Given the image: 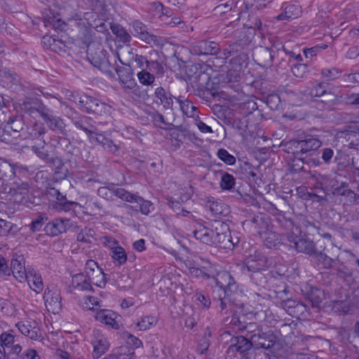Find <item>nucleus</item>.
<instances>
[{"label":"nucleus","mask_w":359,"mask_h":359,"mask_svg":"<svg viewBox=\"0 0 359 359\" xmlns=\"http://www.w3.org/2000/svg\"><path fill=\"white\" fill-rule=\"evenodd\" d=\"M167 205L176 213L177 217L191 216V213L189 211L182 208L181 203L178 201L175 200L173 198H169L167 199Z\"/></svg>","instance_id":"6e6d98bb"},{"label":"nucleus","mask_w":359,"mask_h":359,"mask_svg":"<svg viewBox=\"0 0 359 359\" xmlns=\"http://www.w3.org/2000/svg\"><path fill=\"white\" fill-rule=\"evenodd\" d=\"M25 123L17 116H11L6 122L0 124V141L12 142L13 140L21 139L24 133Z\"/></svg>","instance_id":"f03ea898"},{"label":"nucleus","mask_w":359,"mask_h":359,"mask_svg":"<svg viewBox=\"0 0 359 359\" xmlns=\"http://www.w3.org/2000/svg\"><path fill=\"white\" fill-rule=\"evenodd\" d=\"M156 102L161 104L165 109H171L173 105V96L169 90L159 86L155 89Z\"/></svg>","instance_id":"473e14b6"},{"label":"nucleus","mask_w":359,"mask_h":359,"mask_svg":"<svg viewBox=\"0 0 359 359\" xmlns=\"http://www.w3.org/2000/svg\"><path fill=\"white\" fill-rule=\"evenodd\" d=\"M271 214L280 227L287 232L295 231V227H298L293 219L286 215V212L278 210L273 204H271Z\"/></svg>","instance_id":"a211bd4d"},{"label":"nucleus","mask_w":359,"mask_h":359,"mask_svg":"<svg viewBox=\"0 0 359 359\" xmlns=\"http://www.w3.org/2000/svg\"><path fill=\"white\" fill-rule=\"evenodd\" d=\"M235 183L236 180L232 175L227 172L222 174L219 183L222 189L231 190L234 187Z\"/></svg>","instance_id":"69168bd1"},{"label":"nucleus","mask_w":359,"mask_h":359,"mask_svg":"<svg viewBox=\"0 0 359 359\" xmlns=\"http://www.w3.org/2000/svg\"><path fill=\"white\" fill-rule=\"evenodd\" d=\"M248 60L247 54L241 51L240 53L233 57L230 60V66L234 69H239L242 71L243 65Z\"/></svg>","instance_id":"774afa93"},{"label":"nucleus","mask_w":359,"mask_h":359,"mask_svg":"<svg viewBox=\"0 0 359 359\" xmlns=\"http://www.w3.org/2000/svg\"><path fill=\"white\" fill-rule=\"evenodd\" d=\"M29 187L27 182H15L10 188L9 194L14 198L15 201L20 203L28 196Z\"/></svg>","instance_id":"c85d7f7f"},{"label":"nucleus","mask_w":359,"mask_h":359,"mask_svg":"<svg viewBox=\"0 0 359 359\" xmlns=\"http://www.w3.org/2000/svg\"><path fill=\"white\" fill-rule=\"evenodd\" d=\"M242 327L243 331L246 332L245 337L252 340L255 335H257L259 333H261V331L262 330V328L259 327L256 323H244V325Z\"/></svg>","instance_id":"0e129e2a"},{"label":"nucleus","mask_w":359,"mask_h":359,"mask_svg":"<svg viewBox=\"0 0 359 359\" xmlns=\"http://www.w3.org/2000/svg\"><path fill=\"white\" fill-rule=\"evenodd\" d=\"M283 11L276 17L277 20H290L298 18L301 13L300 8L295 5L284 3L281 7Z\"/></svg>","instance_id":"2f4dec72"},{"label":"nucleus","mask_w":359,"mask_h":359,"mask_svg":"<svg viewBox=\"0 0 359 359\" xmlns=\"http://www.w3.org/2000/svg\"><path fill=\"white\" fill-rule=\"evenodd\" d=\"M47 195L53 201V208L58 212H69L78 205L77 202L67 200L66 195L54 187L48 189Z\"/></svg>","instance_id":"9d476101"},{"label":"nucleus","mask_w":359,"mask_h":359,"mask_svg":"<svg viewBox=\"0 0 359 359\" xmlns=\"http://www.w3.org/2000/svg\"><path fill=\"white\" fill-rule=\"evenodd\" d=\"M70 290L79 291H93L88 277L83 273H76L72 276Z\"/></svg>","instance_id":"a878e982"},{"label":"nucleus","mask_w":359,"mask_h":359,"mask_svg":"<svg viewBox=\"0 0 359 359\" xmlns=\"http://www.w3.org/2000/svg\"><path fill=\"white\" fill-rule=\"evenodd\" d=\"M255 61L261 67H269L273 64L274 52L269 48L259 47L255 53Z\"/></svg>","instance_id":"393cba45"},{"label":"nucleus","mask_w":359,"mask_h":359,"mask_svg":"<svg viewBox=\"0 0 359 359\" xmlns=\"http://www.w3.org/2000/svg\"><path fill=\"white\" fill-rule=\"evenodd\" d=\"M88 140L91 143H97L107 152L116 154L119 150V147L109 137L107 133L100 131L97 128L91 132Z\"/></svg>","instance_id":"4468645a"},{"label":"nucleus","mask_w":359,"mask_h":359,"mask_svg":"<svg viewBox=\"0 0 359 359\" xmlns=\"http://www.w3.org/2000/svg\"><path fill=\"white\" fill-rule=\"evenodd\" d=\"M43 21L46 27L51 26L55 30L65 31L67 22L54 15L50 12L43 14Z\"/></svg>","instance_id":"79ce46f5"},{"label":"nucleus","mask_w":359,"mask_h":359,"mask_svg":"<svg viewBox=\"0 0 359 359\" xmlns=\"http://www.w3.org/2000/svg\"><path fill=\"white\" fill-rule=\"evenodd\" d=\"M69 219L56 218L48 222L44 227V231L50 236H57L67 230Z\"/></svg>","instance_id":"412c9836"},{"label":"nucleus","mask_w":359,"mask_h":359,"mask_svg":"<svg viewBox=\"0 0 359 359\" xmlns=\"http://www.w3.org/2000/svg\"><path fill=\"white\" fill-rule=\"evenodd\" d=\"M93 351L92 353L93 358L97 359L104 355L109 348V343L106 337L98 335L92 341Z\"/></svg>","instance_id":"72a5a7b5"},{"label":"nucleus","mask_w":359,"mask_h":359,"mask_svg":"<svg viewBox=\"0 0 359 359\" xmlns=\"http://www.w3.org/2000/svg\"><path fill=\"white\" fill-rule=\"evenodd\" d=\"M231 238V231L229 225L223 222H216L215 227L214 245H217L224 249L230 250L231 244L229 239Z\"/></svg>","instance_id":"f8f14e48"},{"label":"nucleus","mask_w":359,"mask_h":359,"mask_svg":"<svg viewBox=\"0 0 359 359\" xmlns=\"http://www.w3.org/2000/svg\"><path fill=\"white\" fill-rule=\"evenodd\" d=\"M41 43L45 48L49 49L55 53L65 50V45L63 42L51 36L46 35L43 36Z\"/></svg>","instance_id":"a19ab883"},{"label":"nucleus","mask_w":359,"mask_h":359,"mask_svg":"<svg viewBox=\"0 0 359 359\" xmlns=\"http://www.w3.org/2000/svg\"><path fill=\"white\" fill-rule=\"evenodd\" d=\"M134 35L148 44L155 43L157 41V36L149 33L147 27L139 20H133L130 23Z\"/></svg>","instance_id":"aec40b11"},{"label":"nucleus","mask_w":359,"mask_h":359,"mask_svg":"<svg viewBox=\"0 0 359 359\" xmlns=\"http://www.w3.org/2000/svg\"><path fill=\"white\" fill-rule=\"evenodd\" d=\"M29 287L36 293H40L43 288V284L41 275L33 269L28 273L26 280Z\"/></svg>","instance_id":"37998d69"},{"label":"nucleus","mask_w":359,"mask_h":359,"mask_svg":"<svg viewBox=\"0 0 359 359\" xmlns=\"http://www.w3.org/2000/svg\"><path fill=\"white\" fill-rule=\"evenodd\" d=\"M341 137L346 139L348 142V147L350 149H354L359 150V131L357 129H352L351 127H348L347 129L340 132Z\"/></svg>","instance_id":"4c0bfd02"},{"label":"nucleus","mask_w":359,"mask_h":359,"mask_svg":"<svg viewBox=\"0 0 359 359\" xmlns=\"http://www.w3.org/2000/svg\"><path fill=\"white\" fill-rule=\"evenodd\" d=\"M10 274L12 273L15 278L20 283L25 281L30 269H26L23 257L13 258L11 262Z\"/></svg>","instance_id":"6ab92c4d"},{"label":"nucleus","mask_w":359,"mask_h":359,"mask_svg":"<svg viewBox=\"0 0 359 359\" xmlns=\"http://www.w3.org/2000/svg\"><path fill=\"white\" fill-rule=\"evenodd\" d=\"M207 207L209 208L215 220L222 219L226 217L230 213L229 205L221 201L209 200Z\"/></svg>","instance_id":"5701e85b"},{"label":"nucleus","mask_w":359,"mask_h":359,"mask_svg":"<svg viewBox=\"0 0 359 359\" xmlns=\"http://www.w3.org/2000/svg\"><path fill=\"white\" fill-rule=\"evenodd\" d=\"M176 101L179 103L180 110L184 115L187 117H194L196 115L198 116V108L188 99L180 96L176 98Z\"/></svg>","instance_id":"ea45409f"},{"label":"nucleus","mask_w":359,"mask_h":359,"mask_svg":"<svg viewBox=\"0 0 359 359\" xmlns=\"http://www.w3.org/2000/svg\"><path fill=\"white\" fill-rule=\"evenodd\" d=\"M301 230L295 227V231L285 233L286 240L293 244V247L298 252L311 255L316 253V248L314 242L309 238L299 236Z\"/></svg>","instance_id":"39448f33"},{"label":"nucleus","mask_w":359,"mask_h":359,"mask_svg":"<svg viewBox=\"0 0 359 359\" xmlns=\"http://www.w3.org/2000/svg\"><path fill=\"white\" fill-rule=\"evenodd\" d=\"M342 71L338 68H323L320 71L322 78L327 81H334L339 79L341 76Z\"/></svg>","instance_id":"4d7b16f0"},{"label":"nucleus","mask_w":359,"mask_h":359,"mask_svg":"<svg viewBox=\"0 0 359 359\" xmlns=\"http://www.w3.org/2000/svg\"><path fill=\"white\" fill-rule=\"evenodd\" d=\"M264 269L245 270V274H248L250 280L257 286L264 287L267 283V278L262 273Z\"/></svg>","instance_id":"09e8293b"},{"label":"nucleus","mask_w":359,"mask_h":359,"mask_svg":"<svg viewBox=\"0 0 359 359\" xmlns=\"http://www.w3.org/2000/svg\"><path fill=\"white\" fill-rule=\"evenodd\" d=\"M95 235L96 232L93 229L85 227L78 233L76 240L79 242L90 244L93 241H96Z\"/></svg>","instance_id":"864d4df0"},{"label":"nucleus","mask_w":359,"mask_h":359,"mask_svg":"<svg viewBox=\"0 0 359 359\" xmlns=\"http://www.w3.org/2000/svg\"><path fill=\"white\" fill-rule=\"evenodd\" d=\"M78 104L81 110L88 114L101 115L106 109L104 102L86 94H82L79 96Z\"/></svg>","instance_id":"6e6552de"},{"label":"nucleus","mask_w":359,"mask_h":359,"mask_svg":"<svg viewBox=\"0 0 359 359\" xmlns=\"http://www.w3.org/2000/svg\"><path fill=\"white\" fill-rule=\"evenodd\" d=\"M290 70L295 77L299 79L304 78L309 72L308 66L300 62L292 63Z\"/></svg>","instance_id":"13d9d810"},{"label":"nucleus","mask_w":359,"mask_h":359,"mask_svg":"<svg viewBox=\"0 0 359 359\" xmlns=\"http://www.w3.org/2000/svg\"><path fill=\"white\" fill-rule=\"evenodd\" d=\"M95 318L96 320L104 323L113 329L118 330L120 327L117 320V318H120V316L111 310H100L96 313Z\"/></svg>","instance_id":"4be33fe9"},{"label":"nucleus","mask_w":359,"mask_h":359,"mask_svg":"<svg viewBox=\"0 0 359 359\" xmlns=\"http://www.w3.org/2000/svg\"><path fill=\"white\" fill-rule=\"evenodd\" d=\"M333 194L337 196H344L347 203H353L357 200L356 194L348 188L346 183H341V184L335 188Z\"/></svg>","instance_id":"c03bdc74"},{"label":"nucleus","mask_w":359,"mask_h":359,"mask_svg":"<svg viewBox=\"0 0 359 359\" xmlns=\"http://www.w3.org/2000/svg\"><path fill=\"white\" fill-rule=\"evenodd\" d=\"M111 257L116 266H122L128 260V255L123 247L119 245L111 252Z\"/></svg>","instance_id":"603ef678"},{"label":"nucleus","mask_w":359,"mask_h":359,"mask_svg":"<svg viewBox=\"0 0 359 359\" xmlns=\"http://www.w3.org/2000/svg\"><path fill=\"white\" fill-rule=\"evenodd\" d=\"M41 112L43 121L51 130L59 132L62 135L67 134L66 125L62 118L53 115L52 111L48 108L46 111H42Z\"/></svg>","instance_id":"f3484780"},{"label":"nucleus","mask_w":359,"mask_h":359,"mask_svg":"<svg viewBox=\"0 0 359 359\" xmlns=\"http://www.w3.org/2000/svg\"><path fill=\"white\" fill-rule=\"evenodd\" d=\"M242 71L239 69H234L230 67L226 72V75L223 79V81L233 88L236 92H238L241 88L240 81L241 79Z\"/></svg>","instance_id":"c756f323"},{"label":"nucleus","mask_w":359,"mask_h":359,"mask_svg":"<svg viewBox=\"0 0 359 359\" xmlns=\"http://www.w3.org/2000/svg\"><path fill=\"white\" fill-rule=\"evenodd\" d=\"M255 35V32L250 29L242 32L237 41L231 44L228 48L224 50L223 54L225 57L227 58L234 53L241 52L245 47L250 46L254 39Z\"/></svg>","instance_id":"9b49d317"},{"label":"nucleus","mask_w":359,"mask_h":359,"mask_svg":"<svg viewBox=\"0 0 359 359\" xmlns=\"http://www.w3.org/2000/svg\"><path fill=\"white\" fill-rule=\"evenodd\" d=\"M137 194H133L123 188H116L115 196L128 203H134L137 197Z\"/></svg>","instance_id":"e2e57ef3"},{"label":"nucleus","mask_w":359,"mask_h":359,"mask_svg":"<svg viewBox=\"0 0 359 359\" xmlns=\"http://www.w3.org/2000/svg\"><path fill=\"white\" fill-rule=\"evenodd\" d=\"M111 32L116 36L120 42L128 44L132 40V36L126 28L120 25H115L111 27Z\"/></svg>","instance_id":"3c124183"},{"label":"nucleus","mask_w":359,"mask_h":359,"mask_svg":"<svg viewBox=\"0 0 359 359\" xmlns=\"http://www.w3.org/2000/svg\"><path fill=\"white\" fill-rule=\"evenodd\" d=\"M45 306L49 312L58 313L62 310L60 292L55 287H48L43 294Z\"/></svg>","instance_id":"ddd939ff"},{"label":"nucleus","mask_w":359,"mask_h":359,"mask_svg":"<svg viewBox=\"0 0 359 359\" xmlns=\"http://www.w3.org/2000/svg\"><path fill=\"white\" fill-rule=\"evenodd\" d=\"M87 57L89 62L96 68L99 69L103 73L110 77H114V65L109 60L107 51L101 46H98L95 50L90 48H88Z\"/></svg>","instance_id":"7ed1b4c3"},{"label":"nucleus","mask_w":359,"mask_h":359,"mask_svg":"<svg viewBox=\"0 0 359 359\" xmlns=\"http://www.w3.org/2000/svg\"><path fill=\"white\" fill-rule=\"evenodd\" d=\"M17 327L19 331L25 336L28 337L31 339L36 340L41 337L40 328L34 325L32 326L31 323L27 321L25 323H18Z\"/></svg>","instance_id":"e433bc0d"},{"label":"nucleus","mask_w":359,"mask_h":359,"mask_svg":"<svg viewBox=\"0 0 359 359\" xmlns=\"http://www.w3.org/2000/svg\"><path fill=\"white\" fill-rule=\"evenodd\" d=\"M157 321L156 318L153 316H145L136 323V326L139 330L144 331L156 325Z\"/></svg>","instance_id":"bf43d9fd"},{"label":"nucleus","mask_w":359,"mask_h":359,"mask_svg":"<svg viewBox=\"0 0 359 359\" xmlns=\"http://www.w3.org/2000/svg\"><path fill=\"white\" fill-rule=\"evenodd\" d=\"M196 239L200 241L202 243L214 245L215 229H210L206 226L200 225L193 231Z\"/></svg>","instance_id":"7c9ffc66"},{"label":"nucleus","mask_w":359,"mask_h":359,"mask_svg":"<svg viewBox=\"0 0 359 359\" xmlns=\"http://www.w3.org/2000/svg\"><path fill=\"white\" fill-rule=\"evenodd\" d=\"M212 278L215 279L217 287V290H215V292L222 293L224 295L225 294L233 295L238 292V285L229 272H216L215 277Z\"/></svg>","instance_id":"0eeeda50"},{"label":"nucleus","mask_w":359,"mask_h":359,"mask_svg":"<svg viewBox=\"0 0 359 359\" xmlns=\"http://www.w3.org/2000/svg\"><path fill=\"white\" fill-rule=\"evenodd\" d=\"M21 110L26 114L34 116L39 114L42 118V111H46L48 107L38 100L24 101L21 104Z\"/></svg>","instance_id":"cd10ccee"},{"label":"nucleus","mask_w":359,"mask_h":359,"mask_svg":"<svg viewBox=\"0 0 359 359\" xmlns=\"http://www.w3.org/2000/svg\"><path fill=\"white\" fill-rule=\"evenodd\" d=\"M245 322L241 320L240 318L236 315H232L227 317L224 320V324L229 326L234 332H243V326Z\"/></svg>","instance_id":"680f3d73"},{"label":"nucleus","mask_w":359,"mask_h":359,"mask_svg":"<svg viewBox=\"0 0 359 359\" xmlns=\"http://www.w3.org/2000/svg\"><path fill=\"white\" fill-rule=\"evenodd\" d=\"M253 347L256 349L264 348L269 350L272 354H277L280 348L278 337L272 331L263 332L255 335L252 338Z\"/></svg>","instance_id":"423d86ee"},{"label":"nucleus","mask_w":359,"mask_h":359,"mask_svg":"<svg viewBox=\"0 0 359 359\" xmlns=\"http://www.w3.org/2000/svg\"><path fill=\"white\" fill-rule=\"evenodd\" d=\"M46 142L43 140H39L36 144L31 147V150L36 156L46 163H48L50 160V154L45 148Z\"/></svg>","instance_id":"a18cd8bd"},{"label":"nucleus","mask_w":359,"mask_h":359,"mask_svg":"<svg viewBox=\"0 0 359 359\" xmlns=\"http://www.w3.org/2000/svg\"><path fill=\"white\" fill-rule=\"evenodd\" d=\"M243 226L252 235L259 237L271 228V219L264 213H258L243 222Z\"/></svg>","instance_id":"20e7f679"},{"label":"nucleus","mask_w":359,"mask_h":359,"mask_svg":"<svg viewBox=\"0 0 359 359\" xmlns=\"http://www.w3.org/2000/svg\"><path fill=\"white\" fill-rule=\"evenodd\" d=\"M190 274L195 278L208 280L214 277V271L212 266H194L189 269Z\"/></svg>","instance_id":"de8ad7c7"},{"label":"nucleus","mask_w":359,"mask_h":359,"mask_svg":"<svg viewBox=\"0 0 359 359\" xmlns=\"http://www.w3.org/2000/svg\"><path fill=\"white\" fill-rule=\"evenodd\" d=\"M232 341L231 347L242 354L246 353L253 346L252 339L244 336L236 337Z\"/></svg>","instance_id":"58836bf2"},{"label":"nucleus","mask_w":359,"mask_h":359,"mask_svg":"<svg viewBox=\"0 0 359 359\" xmlns=\"http://www.w3.org/2000/svg\"><path fill=\"white\" fill-rule=\"evenodd\" d=\"M134 203L139 205V208L132 205H128V208L136 212L140 211L144 215H149L154 210V204L151 201L145 200L139 195Z\"/></svg>","instance_id":"49530a36"},{"label":"nucleus","mask_w":359,"mask_h":359,"mask_svg":"<svg viewBox=\"0 0 359 359\" xmlns=\"http://www.w3.org/2000/svg\"><path fill=\"white\" fill-rule=\"evenodd\" d=\"M314 261L320 269H329L333 267L334 260L326 254L320 252L314 254Z\"/></svg>","instance_id":"8fccbe9b"},{"label":"nucleus","mask_w":359,"mask_h":359,"mask_svg":"<svg viewBox=\"0 0 359 359\" xmlns=\"http://www.w3.org/2000/svg\"><path fill=\"white\" fill-rule=\"evenodd\" d=\"M45 133V129L41 123H34L24 129L21 140H41Z\"/></svg>","instance_id":"f704fd0d"},{"label":"nucleus","mask_w":359,"mask_h":359,"mask_svg":"<svg viewBox=\"0 0 359 359\" xmlns=\"http://www.w3.org/2000/svg\"><path fill=\"white\" fill-rule=\"evenodd\" d=\"M272 264L271 258L268 257L262 250H255L254 253L250 255L242 271L243 273H245V270L266 269Z\"/></svg>","instance_id":"1a4fd4ad"},{"label":"nucleus","mask_w":359,"mask_h":359,"mask_svg":"<svg viewBox=\"0 0 359 359\" xmlns=\"http://www.w3.org/2000/svg\"><path fill=\"white\" fill-rule=\"evenodd\" d=\"M113 70H115L120 83L125 88L133 89L135 87V81L133 78V73L129 68L117 65L114 67Z\"/></svg>","instance_id":"bb28decb"},{"label":"nucleus","mask_w":359,"mask_h":359,"mask_svg":"<svg viewBox=\"0 0 359 359\" xmlns=\"http://www.w3.org/2000/svg\"><path fill=\"white\" fill-rule=\"evenodd\" d=\"M90 283V285H95L100 288H104L107 284L106 274L104 273L103 269L95 270V273H93L88 276Z\"/></svg>","instance_id":"5fc2aeb1"},{"label":"nucleus","mask_w":359,"mask_h":359,"mask_svg":"<svg viewBox=\"0 0 359 359\" xmlns=\"http://www.w3.org/2000/svg\"><path fill=\"white\" fill-rule=\"evenodd\" d=\"M191 51L197 55H217L220 51L219 44L213 41L201 40L191 46Z\"/></svg>","instance_id":"2eb2a0df"},{"label":"nucleus","mask_w":359,"mask_h":359,"mask_svg":"<svg viewBox=\"0 0 359 359\" xmlns=\"http://www.w3.org/2000/svg\"><path fill=\"white\" fill-rule=\"evenodd\" d=\"M273 0H244V5L246 9L261 10L266 8L267 4Z\"/></svg>","instance_id":"338daca9"},{"label":"nucleus","mask_w":359,"mask_h":359,"mask_svg":"<svg viewBox=\"0 0 359 359\" xmlns=\"http://www.w3.org/2000/svg\"><path fill=\"white\" fill-rule=\"evenodd\" d=\"M68 118L77 129L83 130L86 133L88 138L91 135V132H93L96 128L92 124L91 118L79 114L76 111H74L71 115H69Z\"/></svg>","instance_id":"dca6fc26"},{"label":"nucleus","mask_w":359,"mask_h":359,"mask_svg":"<svg viewBox=\"0 0 359 359\" xmlns=\"http://www.w3.org/2000/svg\"><path fill=\"white\" fill-rule=\"evenodd\" d=\"M22 167L18 164H11L7 161L0 163V182L2 184L4 182L11 180L15 175V171Z\"/></svg>","instance_id":"c9c22d12"},{"label":"nucleus","mask_w":359,"mask_h":359,"mask_svg":"<svg viewBox=\"0 0 359 359\" xmlns=\"http://www.w3.org/2000/svg\"><path fill=\"white\" fill-rule=\"evenodd\" d=\"M323 292L316 287L311 288L307 294L308 299L311 302L313 306L318 307L323 299Z\"/></svg>","instance_id":"052dcab7"},{"label":"nucleus","mask_w":359,"mask_h":359,"mask_svg":"<svg viewBox=\"0 0 359 359\" xmlns=\"http://www.w3.org/2000/svg\"><path fill=\"white\" fill-rule=\"evenodd\" d=\"M322 145L320 139L311 135H305L298 140H292L287 142V152L292 154L294 158L302 162L308 163L307 160L313 151Z\"/></svg>","instance_id":"f257e3e1"},{"label":"nucleus","mask_w":359,"mask_h":359,"mask_svg":"<svg viewBox=\"0 0 359 359\" xmlns=\"http://www.w3.org/2000/svg\"><path fill=\"white\" fill-rule=\"evenodd\" d=\"M260 238L266 248H273L283 243V241L286 239V236L285 233L281 235L271 230V228H270L264 232Z\"/></svg>","instance_id":"b1692460"}]
</instances>
